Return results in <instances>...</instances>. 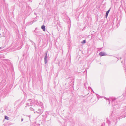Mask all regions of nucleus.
Returning a JSON list of instances; mask_svg holds the SVG:
<instances>
[{
    "label": "nucleus",
    "mask_w": 126,
    "mask_h": 126,
    "mask_svg": "<svg viewBox=\"0 0 126 126\" xmlns=\"http://www.w3.org/2000/svg\"><path fill=\"white\" fill-rule=\"evenodd\" d=\"M99 55L101 56L106 55V54L103 52H101L99 53Z\"/></svg>",
    "instance_id": "nucleus-1"
},
{
    "label": "nucleus",
    "mask_w": 126,
    "mask_h": 126,
    "mask_svg": "<svg viewBox=\"0 0 126 126\" xmlns=\"http://www.w3.org/2000/svg\"><path fill=\"white\" fill-rule=\"evenodd\" d=\"M42 29H43V30L44 31H46L45 27L44 25H43L41 27Z\"/></svg>",
    "instance_id": "nucleus-2"
},
{
    "label": "nucleus",
    "mask_w": 126,
    "mask_h": 126,
    "mask_svg": "<svg viewBox=\"0 0 126 126\" xmlns=\"http://www.w3.org/2000/svg\"><path fill=\"white\" fill-rule=\"evenodd\" d=\"M110 9L108 10L106 13V17L107 18L108 16V14L110 12Z\"/></svg>",
    "instance_id": "nucleus-3"
},
{
    "label": "nucleus",
    "mask_w": 126,
    "mask_h": 126,
    "mask_svg": "<svg viewBox=\"0 0 126 126\" xmlns=\"http://www.w3.org/2000/svg\"><path fill=\"white\" fill-rule=\"evenodd\" d=\"M5 119L7 120H9V117L6 116H5Z\"/></svg>",
    "instance_id": "nucleus-4"
},
{
    "label": "nucleus",
    "mask_w": 126,
    "mask_h": 126,
    "mask_svg": "<svg viewBox=\"0 0 126 126\" xmlns=\"http://www.w3.org/2000/svg\"><path fill=\"white\" fill-rule=\"evenodd\" d=\"M85 42H86L85 41V40H83L82 41L81 43H85Z\"/></svg>",
    "instance_id": "nucleus-5"
}]
</instances>
